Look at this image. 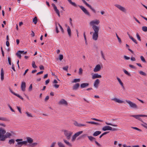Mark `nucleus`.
Here are the masks:
<instances>
[{
	"label": "nucleus",
	"instance_id": "obj_14",
	"mask_svg": "<svg viewBox=\"0 0 147 147\" xmlns=\"http://www.w3.org/2000/svg\"><path fill=\"white\" fill-rule=\"evenodd\" d=\"M21 90L22 91H25V88L26 87V84L25 82H22L21 83Z\"/></svg>",
	"mask_w": 147,
	"mask_h": 147
},
{
	"label": "nucleus",
	"instance_id": "obj_61",
	"mask_svg": "<svg viewBox=\"0 0 147 147\" xmlns=\"http://www.w3.org/2000/svg\"><path fill=\"white\" fill-rule=\"evenodd\" d=\"M8 106L9 107L10 109L13 112H15L14 110L10 106V105H9V104H8Z\"/></svg>",
	"mask_w": 147,
	"mask_h": 147
},
{
	"label": "nucleus",
	"instance_id": "obj_32",
	"mask_svg": "<svg viewBox=\"0 0 147 147\" xmlns=\"http://www.w3.org/2000/svg\"><path fill=\"white\" fill-rule=\"evenodd\" d=\"M80 81V78L75 79L72 82V83H76L77 82H79Z\"/></svg>",
	"mask_w": 147,
	"mask_h": 147
},
{
	"label": "nucleus",
	"instance_id": "obj_39",
	"mask_svg": "<svg viewBox=\"0 0 147 147\" xmlns=\"http://www.w3.org/2000/svg\"><path fill=\"white\" fill-rule=\"evenodd\" d=\"M117 80H118V81L119 82V83L121 85V86H122L123 83L121 81V79L119 78H118V77H117Z\"/></svg>",
	"mask_w": 147,
	"mask_h": 147
},
{
	"label": "nucleus",
	"instance_id": "obj_15",
	"mask_svg": "<svg viewBox=\"0 0 147 147\" xmlns=\"http://www.w3.org/2000/svg\"><path fill=\"white\" fill-rule=\"evenodd\" d=\"M9 90L10 92L13 94L17 96L18 97L20 98V99H22V100H23L24 98L20 95L15 93V92L13 91L10 88L9 89Z\"/></svg>",
	"mask_w": 147,
	"mask_h": 147
},
{
	"label": "nucleus",
	"instance_id": "obj_8",
	"mask_svg": "<svg viewBox=\"0 0 147 147\" xmlns=\"http://www.w3.org/2000/svg\"><path fill=\"white\" fill-rule=\"evenodd\" d=\"M100 82V81L99 79H96L94 82L93 86L96 88H97L98 86V84Z\"/></svg>",
	"mask_w": 147,
	"mask_h": 147
},
{
	"label": "nucleus",
	"instance_id": "obj_60",
	"mask_svg": "<svg viewBox=\"0 0 147 147\" xmlns=\"http://www.w3.org/2000/svg\"><path fill=\"white\" fill-rule=\"evenodd\" d=\"M18 52H20L21 54L23 53L24 54H26L27 53V51L24 52V51H19Z\"/></svg>",
	"mask_w": 147,
	"mask_h": 147
},
{
	"label": "nucleus",
	"instance_id": "obj_50",
	"mask_svg": "<svg viewBox=\"0 0 147 147\" xmlns=\"http://www.w3.org/2000/svg\"><path fill=\"white\" fill-rule=\"evenodd\" d=\"M68 67H69L67 65L65 67H63V69L64 70H65L66 71L68 72Z\"/></svg>",
	"mask_w": 147,
	"mask_h": 147
},
{
	"label": "nucleus",
	"instance_id": "obj_56",
	"mask_svg": "<svg viewBox=\"0 0 147 147\" xmlns=\"http://www.w3.org/2000/svg\"><path fill=\"white\" fill-rule=\"evenodd\" d=\"M129 66L130 68H131L135 69H136V68L135 66H134V65H131V64H129Z\"/></svg>",
	"mask_w": 147,
	"mask_h": 147
},
{
	"label": "nucleus",
	"instance_id": "obj_29",
	"mask_svg": "<svg viewBox=\"0 0 147 147\" xmlns=\"http://www.w3.org/2000/svg\"><path fill=\"white\" fill-rule=\"evenodd\" d=\"M57 144L59 147H65L64 145L60 142H58Z\"/></svg>",
	"mask_w": 147,
	"mask_h": 147
},
{
	"label": "nucleus",
	"instance_id": "obj_7",
	"mask_svg": "<svg viewBox=\"0 0 147 147\" xmlns=\"http://www.w3.org/2000/svg\"><path fill=\"white\" fill-rule=\"evenodd\" d=\"M59 105H64L65 106L68 105L67 102L64 99H62L59 102Z\"/></svg>",
	"mask_w": 147,
	"mask_h": 147
},
{
	"label": "nucleus",
	"instance_id": "obj_26",
	"mask_svg": "<svg viewBox=\"0 0 147 147\" xmlns=\"http://www.w3.org/2000/svg\"><path fill=\"white\" fill-rule=\"evenodd\" d=\"M101 133V132L99 131H95L93 134V136H97Z\"/></svg>",
	"mask_w": 147,
	"mask_h": 147
},
{
	"label": "nucleus",
	"instance_id": "obj_3",
	"mask_svg": "<svg viewBox=\"0 0 147 147\" xmlns=\"http://www.w3.org/2000/svg\"><path fill=\"white\" fill-rule=\"evenodd\" d=\"M115 6L117 7L119 10L122 11L123 12H125L126 11V9L124 7L120 5L116 4Z\"/></svg>",
	"mask_w": 147,
	"mask_h": 147
},
{
	"label": "nucleus",
	"instance_id": "obj_10",
	"mask_svg": "<svg viewBox=\"0 0 147 147\" xmlns=\"http://www.w3.org/2000/svg\"><path fill=\"white\" fill-rule=\"evenodd\" d=\"M92 28L94 31V33H98L99 28L95 25H93L92 26Z\"/></svg>",
	"mask_w": 147,
	"mask_h": 147
},
{
	"label": "nucleus",
	"instance_id": "obj_49",
	"mask_svg": "<svg viewBox=\"0 0 147 147\" xmlns=\"http://www.w3.org/2000/svg\"><path fill=\"white\" fill-rule=\"evenodd\" d=\"M32 65L34 68H35L37 67V66L35 64V62L34 61H32Z\"/></svg>",
	"mask_w": 147,
	"mask_h": 147
},
{
	"label": "nucleus",
	"instance_id": "obj_43",
	"mask_svg": "<svg viewBox=\"0 0 147 147\" xmlns=\"http://www.w3.org/2000/svg\"><path fill=\"white\" fill-rule=\"evenodd\" d=\"M109 131H106L104 132L100 136L99 138H101L102 136L109 133Z\"/></svg>",
	"mask_w": 147,
	"mask_h": 147
},
{
	"label": "nucleus",
	"instance_id": "obj_40",
	"mask_svg": "<svg viewBox=\"0 0 147 147\" xmlns=\"http://www.w3.org/2000/svg\"><path fill=\"white\" fill-rule=\"evenodd\" d=\"M21 53H20V52H18V51L16 53V55L19 57V59H21Z\"/></svg>",
	"mask_w": 147,
	"mask_h": 147
},
{
	"label": "nucleus",
	"instance_id": "obj_23",
	"mask_svg": "<svg viewBox=\"0 0 147 147\" xmlns=\"http://www.w3.org/2000/svg\"><path fill=\"white\" fill-rule=\"evenodd\" d=\"M80 86L79 83H76L73 87V89L74 90H77Z\"/></svg>",
	"mask_w": 147,
	"mask_h": 147
},
{
	"label": "nucleus",
	"instance_id": "obj_11",
	"mask_svg": "<svg viewBox=\"0 0 147 147\" xmlns=\"http://www.w3.org/2000/svg\"><path fill=\"white\" fill-rule=\"evenodd\" d=\"M100 23V21L98 20H96L91 21L90 22V25L93 26V25H94V24L98 25Z\"/></svg>",
	"mask_w": 147,
	"mask_h": 147
},
{
	"label": "nucleus",
	"instance_id": "obj_64",
	"mask_svg": "<svg viewBox=\"0 0 147 147\" xmlns=\"http://www.w3.org/2000/svg\"><path fill=\"white\" fill-rule=\"evenodd\" d=\"M56 144V142H53L51 144L50 147H54Z\"/></svg>",
	"mask_w": 147,
	"mask_h": 147
},
{
	"label": "nucleus",
	"instance_id": "obj_37",
	"mask_svg": "<svg viewBox=\"0 0 147 147\" xmlns=\"http://www.w3.org/2000/svg\"><path fill=\"white\" fill-rule=\"evenodd\" d=\"M0 120L5 121H9V120L8 119L5 117H0Z\"/></svg>",
	"mask_w": 147,
	"mask_h": 147
},
{
	"label": "nucleus",
	"instance_id": "obj_51",
	"mask_svg": "<svg viewBox=\"0 0 147 147\" xmlns=\"http://www.w3.org/2000/svg\"><path fill=\"white\" fill-rule=\"evenodd\" d=\"M58 59L60 61L62 60L63 59V55L62 54L59 55L58 57Z\"/></svg>",
	"mask_w": 147,
	"mask_h": 147
},
{
	"label": "nucleus",
	"instance_id": "obj_33",
	"mask_svg": "<svg viewBox=\"0 0 147 147\" xmlns=\"http://www.w3.org/2000/svg\"><path fill=\"white\" fill-rule=\"evenodd\" d=\"M105 123L107 125H110L114 127H117V124H113L112 123H109L107 122H106Z\"/></svg>",
	"mask_w": 147,
	"mask_h": 147
},
{
	"label": "nucleus",
	"instance_id": "obj_6",
	"mask_svg": "<svg viewBox=\"0 0 147 147\" xmlns=\"http://www.w3.org/2000/svg\"><path fill=\"white\" fill-rule=\"evenodd\" d=\"M126 102L129 105L130 107L132 108H137V105L135 103L128 100H126Z\"/></svg>",
	"mask_w": 147,
	"mask_h": 147
},
{
	"label": "nucleus",
	"instance_id": "obj_20",
	"mask_svg": "<svg viewBox=\"0 0 147 147\" xmlns=\"http://www.w3.org/2000/svg\"><path fill=\"white\" fill-rule=\"evenodd\" d=\"M89 84L88 83H83L80 85L81 88H84L89 86Z\"/></svg>",
	"mask_w": 147,
	"mask_h": 147
},
{
	"label": "nucleus",
	"instance_id": "obj_58",
	"mask_svg": "<svg viewBox=\"0 0 147 147\" xmlns=\"http://www.w3.org/2000/svg\"><path fill=\"white\" fill-rule=\"evenodd\" d=\"M130 116L131 117H133L136 119H138V115H130Z\"/></svg>",
	"mask_w": 147,
	"mask_h": 147
},
{
	"label": "nucleus",
	"instance_id": "obj_54",
	"mask_svg": "<svg viewBox=\"0 0 147 147\" xmlns=\"http://www.w3.org/2000/svg\"><path fill=\"white\" fill-rule=\"evenodd\" d=\"M139 73L140 74L144 76H146V74L143 71H139Z\"/></svg>",
	"mask_w": 147,
	"mask_h": 147
},
{
	"label": "nucleus",
	"instance_id": "obj_57",
	"mask_svg": "<svg viewBox=\"0 0 147 147\" xmlns=\"http://www.w3.org/2000/svg\"><path fill=\"white\" fill-rule=\"evenodd\" d=\"M100 53H101V56H102V58L104 60H105L106 59L105 57V56H104V54L103 53L102 51H100Z\"/></svg>",
	"mask_w": 147,
	"mask_h": 147
},
{
	"label": "nucleus",
	"instance_id": "obj_24",
	"mask_svg": "<svg viewBox=\"0 0 147 147\" xmlns=\"http://www.w3.org/2000/svg\"><path fill=\"white\" fill-rule=\"evenodd\" d=\"M27 143H29L30 144L32 143L33 141V140L32 138L29 137H27Z\"/></svg>",
	"mask_w": 147,
	"mask_h": 147
},
{
	"label": "nucleus",
	"instance_id": "obj_18",
	"mask_svg": "<svg viewBox=\"0 0 147 147\" xmlns=\"http://www.w3.org/2000/svg\"><path fill=\"white\" fill-rule=\"evenodd\" d=\"M111 100L115 101L116 102L120 103H123L124 102L123 101L121 100H120L116 98H112Z\"/></svg>",
	"mask_w": 147,
	"mask_h": 147
},
{
	"label": "nucleus",
	"instance_id": "obj_48",
	"mask_svg": "<svg viewBox=\"0 0 147 147\" xmlns=\"http://www.w3.org/2000/svg\"><path fill=\"white\" fill-rule=\"evenodd\" d=\"M94 142L95 143V144L97 145V146L98 147H102V146L99 143H98L96 141L94 140Z\"/></svg>",
	"mask_w": 147,
	"mask_h": 147
},
{
	"label": "nucleus",
	"instance_id": "obj_42",
	"mask_svg": "<svg viewBox=\"0 0 147 147\" xmlns=\"http://www.w3.org/2000/svg\"><path fill=\"white\" fill-rule=\"evenodd\" d=\"M58 24L59 26V27L61 29V31L62 32V33L64 34V30L63 28L61 26L60 24L59 23H58Z\"/></svg>",
	"mask_w": 147,
	"mask_h": 147
},
{
	"label": "nucleus",
	"instance_id": "obj_2",
	"mask_svg": "<svg viewBox=\"0 0 147 147\" xmlns=\"http://www.w3.org/2000/svg\"><path fill=\"white\" fill-rule=\"evenodd\" d=\"M83 132L82 131H80L76 133L72 137V141H74L76 139V138L80 135L82 134Z\"/></svg>",
	"mask_w": 147,
	"mask_h": 147
},
{
	"label": "nucleus",
	"instance_id": "obj_31",
	"mask_svg": "<svg viewBox=\"0 0 147 147\" xmlns=\"http://www.w3.org/2000/svg\"><path fill=\"white\" fill-rule=\"evenodd\" d=\"M15 143V140L13 139L9 140L8 141V143L10 144H14Z\"/></svg>",
	"mask_w": 147,
	"mask_h": 147
},
{
	"label": "nucleus",
	"instance_id": "obj_41",
	"mask_svg": "<svg viewBox=\"0 0 147 147\" xmlns=\"http://www.w3.org/2000/svg\"><path fill=\"white\" fill-rule=\"evenodd\" d=\"M37 17H35L33 19V22H34V24H36L37 23Z\"/></svg>",
	"mask_w": 147,
	"mask_h": 147
},
{
	"label": "nucleus",
	"instance_id": "obj_38",
	"mask_svg": "<svg viewBox=\"0 0 147 147\" xmlns=\"http://www.w3.org/2000/svg\"><path fill=\"white\" fill-rule=\"evenodd\" d=\"M123 70L125 73L129 76H131V74L129 73L127 71L124 69H123Z\"/></svg>",
	"mask_w": 147,
	"mask_h": 147
},
{
	"label": "nucleus",
	"instance_id": "obj_27",
	"mask_svg": "<svg viewBox=\"0 0 147 147\" xmlns=\"http://www.w3.org/2000/svg\"><path fill=\"white\" fill-rule=\"evenodd\" d=\"M67 31L69 36L71 37V29L69 26H68L67 27Z\"/></svg>",
	"mask_w": 147,
	"mask_h": 147
},
{
	"label": "nucleus",
	"instance_id": "obj_25",
	"mask_svg": "<svg viewBox=\"0 0 147 147\" xmlns=\"http://www.w3.org/2000/svg\"><path fill=\"white\" fill-rule=\"evenodd\" d=\"M4 73L3 72V68H2L1 70V80L2 81H3L4 79Z\"/></svg>",
	"mask_w": 147,
	"mask_h": 147
},
{
	"label": "nucleus",
	"instance_id": "obj_36",
	"mask_svg": "<svg viewBox=\"0 0 147 147\" xmlns=\"http://www.w3.org/2000/svg\"><path fill=\"white\" fill-rule=\"evenodd\" d=\"M147 115H138V120H139L140 121H141L142 122V121L141 120V118H140L139 117H147Z\"/></svg>",
	"mask_w": 147,
	"mask_h": 147
},
{
	"label": "nucleus",
	"instance_id": "obj_9",
	"mask_svg": "<svg viewBox=\"0 0 147 147\" xmlns=\"http://www.w3.org/2000/svg\"><path fill=\"white\" fill-rule=\"evenodd\" d=\"M8 138L6 136V134L4 135L2 134L1 133L0 134V140L1 141H4L6 138Z\"/></svg>",
	"mask_w": 147,
	"mask_h": 147
},
{
	"label": "nucleus",
	"instance_id": "obj_13",
	"mask_svg": "<svg viewBox=\"0 0 147 147\" xmlns=\"http://www.w3.org/2000/svg\"><path fill=\"white\" fill-rule=\"evenodd\" d=\"M101 69V66L99 64L97 65L94 69V72H97L99 71Z\"/></svg>",
	"mask_w": 147,
	"mask_h": 147
},
{
	"label": "nucleus",
	"instance_id": "obj_55",
	"mask_svg": "<svg viewBox=\"0 0 147 147\" xmlns=\"http://www.w3.org/2000/svg\"><path fill=\"white\" fill-rule=\"evenodd\" d=\"M8 61L9 64L10 65H11V59L9 57L8 58Z\"/></svg>",
	"mask_w": 147,
	"mask_h": 147
},
{
	"label": "nucleus",
	"instance_id": "obj_16",
	"mask_svg": "<svg viewBox=\"0 0 147 147\" xmlns=\"http://www.w3.org/2000/svg\"><path fill=\"white\" fill-rule=\"evenodd\" d=\"M102 77L101 75L98 74H95L92 75V78L93 79H94L96 78H100Z\"/></svg>",
	"mask_w": 147,
	"mask_h": 147
},
{
	"label": "nucleus",
	"instance_id": "obj_19",
	"mask_svg": "<svg viewBox=\"0 0 147 147\" xmlns=\"http://www.w3.org/2000/svg\"><path fill=\"white\" fill-rule=\"evenodd\" d=\"M111 127L109 126H105L102 127V129L103 131L110 130V129H111Z\"/></svg>",
	"mask_w": 147,
	"mask_h": 147
},
{
	"label": "nucleus",
	"instance_id": "obj_47",
	"mask_svg": "<svg viewBox=\"0 0 147 147\" xmlns=\"http://www.w3.org/2000/svg\"><path fill=\"white\" fill-rule=\"evenodd\" d=\"M83 73V70L81 68H79V71L78 72L79 74L80 75H82Z\"/></svg>",
	"mask_w": 147,
	"mask_h": 147
},
{
	"label": "nucleus",
	"instance_id": "obj_17",
	"mask_svg": "<svg viewBox=\"0 0 147 147\" xmlns=\"http://www.w3.org/2000/svg\"><path fill=\"white\" fill-rule=\"evenodd\" d=\"M98 33H94L93 34L92 39L95 40H97L98 37Z\"/></svg>",
	"mask_w": 147,
	"mask_h": 147
},
{
	"label": "nucleus",
	"instance_id": "obj_62",
	"mask_svg": "<svg viewBox=\"0 0 147 147\" xmlns=\"http://www.w3.org/2000/svg\"><path fill=\"white\" fill-rule=\"evenodd\" d=\"M142 125L145 128L147 129V124L145 123H143L142 124Z\"/></svg>",
	"mask_w": 147,
	"mask_h": 147
},
{
	"label": "nucleus",
	"instance_id": "obj_34",
	"mask_svg": "<svg viewBox=\"0 0 147 147\" xmlns=\"http://www.w3.org/2000/svg\"><path fill=\"white\" fill-rule=\"evenodd\" d=\"M31 144H32L31 145H29V144H28V145L29 146H31L32 147H34L35 146L37 145L38 144L36 142L32 143Z\"/></svg>",
	"mask_w": 147,
	"mask_h": 147
},
{
	"label": "nucleus",
	"instance_id": "obj_46",
	"mask_svg": "<svg viewBox=\"0 0 147 147\" xmlns=\"http://www.w3.org/2000/svg\"><path fill=\"white\" fill-rule=\"evenodd\" d=\"M134 43L137 44L138 43L137 41L132 36L129 38Z\"/></svg>",
	"mask_w": 147,
	"mask_h": 147
},
{
	"label": "nucleus",
	"instance_id": "obj_45",
	"mask_svg": "<svg viewBox=\"0 0 147 147\" xmlns=\"http://www.w3.org/2000/svg\"><path fill=\"white\" fill-rule=\"evenodd\" d=\"M142 29L144 32H147V27L146 26H144L142 27Z\"/></svg>",
	"mask_w": 147,
	"mask_h": 147
},
{
	"label": "nucleus",
	"instance_id": "obj_35",
	"mask_svg": "<svg viewBox=\"0 0 147 147\" xmlns=\"http://www.w3.org/2000/svg\"><path fill=\"white\" fill-rule=\"evenodd\" d=\"M87 123H90L93 124H95V125H99V124L95 122L94 121H87L86 122Z\"/></svg>",
	"mask_w": 147,
	"mask_h": 147
},
{
	"label": "nucleus",
	"instance_id": "obj_53",
	"mask_svg": "<svg viewBox=\"0 0 147 147\" xmlns=\"http://www.w3.org/2000/svg\"><path fill=\"white\" fill-rule=\"evenodd\" d=\"M6 134L8 138H10V136H12L11 134L8 132H6Z\"/></svg>",
	"mask_w": 147,
	"mask_h": 147
},
{
	"label": "nucleus",
	"instance_id": "obj_1",
	"mask_svg": "<svg viewBox=\"0 0 147 147\" xmlns=\"http://www.w3.org/2000/svg\"><path fill=\"white\" fill-rule=\"evenodd\" d=\"M64 131V134L66 137L67 139L68 140H69L73 134V132L71 131H68L67 130H65Z\"/></svg>",
	"mask_w": 147,
	"mask_h": 147
},
{
	"label": "nucleus",
	"instance_id": "obj_30",
	"mask_svg": "<svg viewBox=\"0 0 147 147\" xmlns=\"http://www.w3.org/2000/svg\"><path fill=\"white\" fill-rule=\"evenodd\" d=\"M0 132H1V134L3 135H4L6 133L5 130L3 129L2 128H0Z\"/></svg>",
	"mask_w": 147,
	"mask_h": 147
},
{
	"label": "nucleus",
	"instance_id": "obj_44",
	"mask_svg": "<svg viewBox=\"0 0 147 147\" xmlns=\"http://www.w3.org/2000/svg\"><path fill=\"white\" fill-rule=\"evenodd\" d=\"M140 59L141 60V61L144 63H146V61L145 60V59H144V57L142 56H140Z\"/></svg>",
	"mask_w": 147,
	"mask_h": 147
},
{
	"label": "nucleus",
	"instance_id": "obj_28",
	"mask_svg": "<svg viewBox=\"0 0 147 147\" xmlns=\"http://www.w3.org/2000/svg\"><path fill=\"white\" fill-rule=\"evenodd\" d=\"M88 139L91 141H92L93 140H96V139L94 138L92 136H87Z\"/></svg>",
	"mask_w": 147,
	"mask_h": 147
},
{
	"label": "nucleus",
	"instance_id": "obj_52",
	"mask_svg": "<svg viewBox=\"0 0 147 147\" xmlns=\"http://www.w3.org/2000/svg\"><path fill=\"white\" fill-rule=\"evenodd\" d=\"M26 113L27 114V116L28 117H32L33 116L31 115V114L29 113L28 112H26Z\"/></svg>",
	"mask_w": 147,
	"mask_h": 147
},
{
	"label": "nucleus",
	"instance_id": "obj_4",
	"mask_svg": "<svg viewBox=\"0 0 147 147\" xmlns=\"http://www.w3.org/2000/svg\"><path fill=\"white\" fill-rule=\"evenodd\" d=\"M78 6L80 8L82 9V10L83 11V12L86 15L90 16V14L89 12L82 5H78Z\"/></svg>",
	"mask_w": 147,
	"mask_h": 147
},
{
	"label": "nucleus",
	"instance_id": "obj_63",
	"mask_svg": "<svg viewBox=\"0 0 147 147\" xmlns=\"http://www.w3.org/2000/svg\"><path fill=\"white\" fill-rule=\"evenodd\" d=\"M32 84H31L29 88H28V90L29 91H31L32 90Z\"/></svg>",
	"mask_w": 147,
	"mask_h": 147
},
{
	"label": "nucleus",
	"instance_id": "obj_21",
	"mask_svg": "<svg viewBox=\"0 0 147 147\" xmlns=\"http://www.w3.org/2000/svg\"><path fill=\"white\" fill-rule=\"evenodd\" d=\"M87 134H84L81 135L77 138V140H79L82 139H84L87 136Z\"/></svg>",
	"mask_w": 147,
	"mask_h": 147
},
{
	"label": "nucleus",
	"instance_id": "obj_59",
	"mask_svg": "<svg viewBox=\"0 0 147 147\" xmlns=\"http://www.w3.org/2000/svg\"><path fill=\"white\" fill-rule=\"evenodd\" d=\"M22 143V144L23 145H24L25 146L27 145V140L24 141H21Z\"/></svg>",
	"mask_w": 147,
	"mask_h": 147
},
{
	"label": "nucleus",
	"instance_id": "obj_5",
	"mask_svg": "<svg viewBox=\"0 0 147 147\" xmlns=\"http://www.w3.org/2000/svg\"><path fill=\"white\" fill-rule=\"evenodd\" d=\"M81 0L87 6L89 7L94 13H96V11L95 10L93 9L90 5L87 3L85 0Z\"/></svg>",
	"mask_w": 147,
	"mask_h": 147
},
{
	"label": "nucleus",
	"instance_id": "obj_12",
	"mask_svg": "<svg viewBox=\"0 0 147 147\" xmlns=\"http://www.w3.org/2000/svg\"><path fill=\"white\" fill-rule=\"evenodd\" d=\"M23 140L22 139H18L16 140V141L17 142V144L15 145V146H17V145L21 146V147L23 145L22 142L21 141Z\"/></svg>",
	"mask_w": 147,
	"mask_h": 147
},
{
	"label": "nucleus",
	"instance_id": "obj_22",
	"mask_svg": "<svg viewBox=\"0 0 147 147\" xmlns=\"http://www.w3.org/2000/svg\"><path fill=\"white\" fill-rule=\"evenodd\" d=\"M63 141H64L65 143L67 145L70 147H72V144L70 143H69V142L67 141V140H65V139H63Z\"/></svg>",
	"mask_w": 147,
	"mask_h": 147
}]
</instances>
